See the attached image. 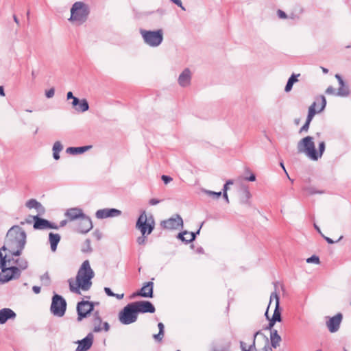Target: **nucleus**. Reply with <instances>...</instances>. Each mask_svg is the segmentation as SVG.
Listing matches in <instances>:
<instances>
[{
  "instance_id": "1a4fd4ad",
  "label": "nucleus",
  "mask_w": 351,
  "mask_h": 351,
  "mask_svg": "<svg viewBox=\"0 0 351 351\" xmlns=\"http://www.w3.org/2000/svg\"><path fill=\"white\" fill-rule=\"evenodd\" d=\"M66 309V300L60 295L55 294L52 298L50 307L51 313L57 317H62Z\"/></svg>"
},
{
  "instance_id": "09e8293b",
  "label": "nucleus",
  "mask_w": 351,
  "mask_h": 351,
  "mask_svg": "<svg viewBox=\"0 0 351 351\" xmlns=\"http://www.w3.org/2000/svg\"><path fill=\"white\" fill-rule=\"evenodd\" d=\"M326 93L328 95H335V89L332 86H328L326 90Z\"/></svg>"
},
{
  "instance_id": "b1692460",
  "label": "nucleus",
  "mask_w": 351,
  "mask_h": 351,
  "mask_svg": "<svg viewBox=\"0 0 351 351\" xmlns=\"http://www.w3.org/2000/svg\"><path fill=\"white\" fill-rule=\"evenodd\" d=\"M16 313L10 308H4L0 310V324H5L9 319H14Z\"/></svg>"
},
{
  "instance_id": "338daca9",
  "label": "nucleus",
  "mask_w": 351,
  "mask_h": 351,
  "mask_svg": "<svg viewBox=\"0 0 351 351\" xmlns=\"http://www.w3.org/2000/svg\"><path fill=\"white\" fill-rule=\"evenodd\" d=\"M0 95L3 97L5 96L4 88L1 86H0Z\"/></svg>"
},
{
  "instance_id": "72a5a7b5",
  "label": "nucleus",
  "mask_w": 351,
  "mask_h": 351,
  "mask_svg": "<svg viewBox=\"0 0 351 351\" xmlns=\"http://www.w3.org/2000/svg\"><path fill=\"white\" fill-rule=\"evenodd\" d=\"M243 197H242L241 202L243 204L249 203V200L252 197V195L247 188H244L243 191Z\"/></svg>"
},
{
  "instance_id": "9b49d317",
  "label": "nucleus",
  "mask_w": 351,
  "mask_h": 351,
  "mask_svg": "<svg viewBox=\"0 0 351 351\" xmlns=\"http://www.w3.org/2000/svg\"><path fill=\"white\" fill-rule=\"evenodd\" d=\"M91 324L93 326V330L95 332H100L102 331L108 332L110 330L109 324L106 322H102L98 311H95L93 313Z\"/></svg>"
},
{
  "instance_id": "393cba45",
  "label": "nucleus",
  "mask_w": 351,
  "mask_h": 351,
  "mask_svg": "<svg viewBox=\"0 0 351 351\" xmlns=\"http://www.w3.org/2000/svg\"><path fill=\"white\" fill-rule=\"evenodd\" d=\"M92 147L91 145L82 146V147H69L66 149L67 154L72 155L82 154L85 152L89 150Z\"/></svg>"
},
{
  "instance_id": "cd10ccee",
  "label": "nucleus",
  "mask_w": 351,
  "mask_h": 351,
  "mask_svg": "<svg viewBox=\"0 0 351 351\" xmlns=\"http://www.w3.org/2000/svg\"><path fill=\"white\" fill-rule=\"evenodd\" d=\"M270 340H271V346L274 348H276L279 346L280 342L282 339L281 337L278 335V331L276 330H271L270 333Z\"/></svg>"
},
{
  "instance_id": "2f4dec72",
  "label": "nucleus",
  "mask_w": 351,
  "mask_h": 351,
  "mask_svg": "<svg viewBox=\"0 0 351 351\" xmlns=\"http://www.w3.org/2000/svg\"><path fill=\"white\" fill-rule=\"evenodd\" d=\"M158 327L159 328V332L154 335L153 337L156 341H161L164 337V324L161 322L158 323Z\"/></svg>"
},
{
  "instance_id": "0eeeda50",
  "label": "nucleus",
  "mask_w": 351,
  "mask_h": 351,
  "mask_svg": "<svg viewBox=\"0 0 351 351\" xmlns=\"http://www.w3.org/2000/svg\"><path fill=\"white\" fill-rule=\"evenodd\" d=\"M139 32L143 42L151 47H157L162 43L163 30L162 29L153 31L141 29Z\"/></svg>"
},
{
  "instance_id": "8fccbe9b",
  "label": "nucleus",
  "mask_w": 351,
  "mask_h": 351,
  "mask_svg": "<svg viewBox=\"0 0 351 351\" xmlns=\"http://www.w3.org/2000/svg\"><path fill=\"white\" fill-rule=\"evenodd\" d=\"M277 14H278V17L280 19H287V15L286 14V13L281 10H278L277 11Z\"/></svg>"
},
{
  "instance_id": "412c9836",
  "label": "nucleus",
  "mask_w": 351,
  "mask_h": 351,
  "mask_svg": "<svg viewBox=\"0 0 351 351\" xmlns=\"http://www.w3.org/2000/svg\"><path fill=\"white\" fill-rule=\"evenodd\" d=\"M191 72L189 69L186 68L180 74L178 82L180 86L186 87L191 84Z\"/></svg>"
},
{
  "instance_id": "bf43d9fd",
  "label": "nucleus",
  "mask_w": 351,
  "mask_h": 351,
  "mask_svg": "<svg viewBox=\"0 0 351 351\" xmlns=\"http://www.w3.org/2000/svg\"><path fill=\"white\" fill-rule=\"evenodd\" d=\"M32 290L36 294H38L40 292V287L38 286H34L32 287Z\"/></svg>"
},
{
  "instance_id": "680f3d73",
  "label": "nucleus",
  "mask_w": 351,
  "mask_h": 351,
  "mask_svg": "<svg viewBox=\"0 0 351 351\" xmlns=\"http://www.w3.org/2000/svg\"><path fill=\"white\" fill-rule=\"evenodd\" d=\"M223 195V197L224 198L225 201L226 202L227 204H229V198H228V193L226 192H221Z\"/></svg>"
},
{
  "instance_id": "ea45409f",
  "label": "nucleus",
  "mask_w": 351,
  "mask_h": 351,
  "mask_svg": "<svg viewBox=\"0 0 351 351\" xmlns=\"http://www.w3.org/2000/svg\"><path fill=\"white\" fill-rule=\"evenodd\" d=\"M306 263H315V264H319V258L316 255H313L312 256L306 259Z\"/></svg>"
},
{
  "instance_id": "4468645a",
  "label": "nucleus",
  "mask_w": 351,
  "mask_h": 351,
  "mask_svg": "<svg viewBox=\"0 0 351 351\" xmlns=\"http://www.w3.org/2000/svg\"><path fill=\"white\" fill-rule=\"evenodd\" d=\"M34 223V228L36 230L58 229V226L47 219L40 218L38 216L32 217Z\"/></svg>"
},
{
  "instance_id": "e2e57ef3",
  "label": "nucleus",
  "mask_w": 351,
  "mask_h": 351,
  "mask_svg": "<svg viewBox=\"0 0 351 351\" xmlns=\"http://www.w3.org/2000/svg\"><path fill=\"white\" fill-rule=\"evenodd\" d=\"M74 97H75L73 96L72 92L69 91V92L67 93V94H66V99H73Z\"/></svg>"
},
{
  "instance_id": "e433bc0d",
  "label": "nucleus",
  "mask_w": 351,
  "mask_h": 351,
  "mask_svg": "<svg viewBox=\"0 0 351 351\" xmlns=\"http://www.w3.org/2000/svg\"><path fill=\"white\" fill-rule=\"evenodd\" d=\"M38 203L39 202L36 199H30L26 202L25 206L29 209L36 208V207L38 205Z\"/></svg>"
},
{
  "instance_id": "7c9ffc66",
  "label": "nucleus",
  "mask_w": 351,
  "mask_h": 351,
  "mask_svg": "<svg viewBox=\"0 0 351 351\" xmlns=\"http://www.w3.org/2000/svg\"><path fill=\"white\" fill-rule=\"evenodd\" d=\"M300 75H295V74H293L291 75V76L289 78L288 80V82L286 84V86L285 88V91L288 93L289 92L291 89H292V87H293V85L295 82H298V76H299Z\"/></svg>"
},
{
  "instance_id": "ddd939ff",
  "label": "nucleus",
  "mask_w": 351,
  "mask_h": 351,
  "mask_svg": "<svg viewBox=\"0 0 351 351\" xmlns=\"http://www.w3.org/2000/svg\"><path fill=\"white\" fill-rule=\"evenodd\" d=\"M274 300H275V310H274V312L271 319H273L274 322H280L282 321L281 312L280 310V302H279L280 299H279V296H278V293L276 291L272 293L270 295V302H269V306L271 305V301ZM268 307H269V306H268ZM268 308H267V310L265 313V315L267 319H269V317L267 315Z\"/></svg>"
},
{
  "instance_id": "6e6d98bb",
  "label": "nucleus",
  "mask_w": 351,
  "mask_h": 351,
  "mask_svg": "<svg viewBox=\"0 0 351 351\" xmlns=\"http://www.w3.org/2000/svg\"><path fill=\"white\" fill-rule=\"evenodd\" d=\"M160 202V200L158 199H151L149 202V204L152 205V206H154V205H156L157 204H158Z\"/></svg>"
},
{
  "instance_id": "4c0bfd02",
  "label": "nucleus",
  "mask_w": 351,
  "mask_h": 351,
  "mask_svg": "<svg viewBox=\"0 0 351 351\" xmlns=\"http://www.w3.org/2000/svg\"><path fill=\"white\" fill-rule=\"evenodd\" d=\"M304 190L306 191L309 195H314V194H317V193L322 194L324 193V191L316 190L314 187H311V186L306 187V188H304Z\"/></svg>"
},
{
  "instance_id": "37998d69",
  "label": "nucleus",
  "mask_w": 351,
  "mask_h": 351,
  "mask_svg": "<svg viewBox=\"0 0 351 351\" xmlns=\"http://www.w3.org/2000/svg\"><path fill=\"white\" fill-rule=\"evenodd\" d=\"M54 94H55V90L53 88H51L45 92V96L47 98H52L54 96Z\"/></svg>"
},
{
  "instance_id": "f8f14e48",
  "label": "nucleus",
  "mask_w": 351,
  "mask_h": 351,
  "mask_svg": "<svg viewBox=\"0 0 351 351\" xmlns=\"http://www.w3.org/2000/svg\"><path fill=\"white\" fill-rule=\"evenodd\" d=\"M21 276L20 269L15 267H10L7 269V272L0 274V284H4L10 280L17 279Z\"/></svg>"
},
{
  "instance_id": "f704fd0d",
  "label": "nucleus",
  "mask_w": 351,
  "mask_h": 351,
  "mask_svg": "<svg viewBox=\"0 0 351 351\" xmlns=\"http://www.w3.org/2000/svg\"><path fill=\"white\" fill-rule=\"evenodd\" d=\"M202 192L204 193L205 194L212 197L214 199L219 198L222 194L221 192H215V191L207 190V189H202Z\"/></svg>"
},
{
  "instance_id": "49530a36",
  "label": "nucleus",
  "mask_w": 351,
  "mask_h": 351,
  "mask_svg": "<svg viewBox=\"0 0 351 351\" xmlns=\"http://www.w3.org/2000/svg\"><path fill=\"white\" fill-rule=\"evenodd\" d=\"M231 184H233V181L232 180H228L226 184L223 185V192H228V190L229 189V187L228 186L229 185H231Z\"/></svg>"
},
{
  "instance_id": "3c124183",
  "label": "nucleus",
  "mask_w": 351,
  "mask_h": 351,
  "mask_svg": "<svg viewBox=\"0 0 351 351\" xmlns=\"http://www.w3.org/2000/svg\"><path fill=\"white\" fill-rule=\"evenodd\" d=\"M172 2H173L175 4H176L178 6L182 8V10H185V8L182 5V3L181 0H171Z\"/></svg>"
},
{
  "instance_id": "473e14b6",
  "label": "nucleus",
  "mask_w": 351,
  "mask_h": 351,
  "mask_svg": "<svg viewBox=\"0 0 351 351\" xmlns=\"http://www.w3.org/2000/svg\"><path fill=\"white\" fill-rule=\"evenodd\" d=\"M350 94L349 88L348 86L343 84V86H340V87L338 89V91L336 93L337 96L340 97H347Z\"/></svg>"
},
{
  "instance_id": "4d7b16f0",
  "label": "nucleus",
  "mask_w": 351,
  "mask_h": 351,
  "mask_svg": "<svg viewBox=\"0 0 351 351\" xmlns=\"http://www.w3.org/2000/svg\"><path fill=\"white\" fill-rule=\"evenodd\" d=\"M245 180L250 182H254L256 180V176L254 173H251L250 177L245 178Z\"/></svg>"
},
{
  "instance_id": "c03bdc74",
  "label": "nucleus",
  "mask_w": 351,
  "mask_h": 351,
  "mask_svg": "<svg viewBox=\"0 0 351 351\" xmlns=\"http://www.w3.org/2000/svg\"><path fill=\"white\" fill-rule=\"evenodd\" d=\"M35 209L38 211L39 215H43L45 211L44 206L40 202Z\"/></svg>"
},
{
  "instance_id": "f3484780",
  "label": "nucleus",
  "mask_w": 351,
  "mask_h": 351,
  "mask_svg": "<svg viewBox=\"0 0 351 351\" xmlns=\"http://www.w3.org/2000/svg\"><path fill=\"white\" fill-rule=\"evenodd\" d=\"M94 335L89 332L85 338L78 340L76 343L78 344L75 351H87L89 350L93 343Z\"/></svg>"
},
{
  "instance_id": "052dcab7",
  "label": "nucleus",
  "mask_w": 351,
  "mask_h": 351,
  "mask_svg": "<svg viewBox=\"0 0 351 351\" xmlns=\"http://www.w3.org/2000/svg\"><path fill=\"white\" fill-rule=\"evenodd\" d=\"M322 237H324V239L327 241V243H329V244H333V243H335V241H334L332 239H331L330 238L327 237H326V236H324V235H323V234H322Z\"/></svg>"
},
{
  "instance_id": "dca6fc26",
  "label": "nucleus",
  "mask_w": 351,
  "mask_h": 351,
  "mask_svg": "<svg viewBox=\"0 0 351 351\" xmlns=\"http://www.w3.org/2000/svg\"><path fill=\"white\" fill-rule=\"evenodd\" d=\"M132 303L138 313H153L156 311L154 306L149 301H138Z\"/></svg>"
},
{
  "instance_id": "f03ea898",
  "label": "nucleus",
  "mask_w": 351,
  "mask_h": 351,
  "mask_svg": "<svg viewBox=\"0 0 351 351\" xmlns=\"http://www.w3.org/2000/svg\"><path fill=\"white\" fill-rule=\"evenodd\" d=\"M93 277L94 272L90 266L89 261L86 260L83 262L78 270L76 276V284L74 285L72 280H69L71 291L80 294V289L83 291H88L92 285L91 279Z\"/></svg>"
},
{
  "instance_id": "5fc2aeb1",
  "label": "nucleus",
  "mask_w": 351,
  "mask_h": 351,
  "mask_svg": "<svg viewBox=\"0 0 351 351\" xmlns=\"http://www.w3.org/2000/svg\"><path fill=\"white\" fill-rule=\"evenodd\" d=\"M335 77H336V79L338 80L339 84V85H340V86H343V84H345V83H344V82H343V79H342V77H341V75H339V74H336V75H335Z\"/></svg>"
},
{
  "instance_id": "5701e85b",
  "label": "nucleus",
  "mask_w": 351,
  "mask_h": 351,
  "mask_svg": "<svg viewBox=\"0 0 351 351\" xmlns=\"http://www.w3.org/2000/svg\"><path fill=\"white\" fill-rule=\"evenodd\" d=\"M84 215L85 214L83 213V210L79 208H69L65 213V216L70 221L80 219L81 217H84Z\"/></svg>"
},
{
  "instance_id": "bb28decb",
  "label": "nucleus",
  "mask_w": 351,
  "mask_h": 351,
  "mask_svg": "<svg viewBox=\"0 0 351 351\" xmlns=\"http://www.w3.org/2000/svg\"><path fill=\"white\" fill-rule=\"evenodd\" d=\"M178 238L186 243H190L195 240V234L194 232H189L184 231L178 234Z\"/></svg>"
},
{
  "instance_id": "a18cd8bd",
  "label": "nucleus",
  "mask_w": 351,
  "mask_h": 351,
  "mask_svg": "<svg viewBox=\"0 0 351 351\" xmlns=\"http://www.w3.org/2000/svg\"><path fill=\"white\" fill-rule=\"evenodd\" d=\"M161 179L165 184H167L168 183L171 182L173 180L171 177H170L169 176H166V175H162L161 176Z\"/></svg>"
},
{
  "instance_id": "de8ad7c7",
  "label": "nucleus",
  "mask_w": 351,
  "mask_h": 351,
  "mask_svg": "<svg viewBox=\"0 0 351 351\" xmlns=\"http://www.w3.org/2000/svg\"><path fill=\"white\" fill-rule=\"evenodd\" d=\"M85 244H86V249H83L82 251L86 252H91V247H90V241L89 239H86L85 241Z\"/></svg>"
},
{
  "instance_id": "a211bd4d",
  "label": "nucleus",
  "mask_w": 351,
  "mask_h": 351,
  "mask_svg": "<svg viewBox=\"0 0 351 351\" xmlns=\"http://www.w3.org/2000/svg\"><path fill=\"white\" fill-rule=\"evenodd\" d=\"M121 215V211L116 208H104L98 210L95 216L97 219L118 217Z\"/></svg>"
},
{
  "instance_id": "2eb2a0df",
  "label": "nucleus",
  "mask_w": 351,
  "mask_h": 351,
  "mask_svg": "<svg viewBox=\"0 0 351 351\" xmlns=\"http://www.w3.org/2000/svg\"><path fill=\"white\" fill-rule=\"evenodd\" d=\"M93 228L90 218L86 215L79 219L76 231L79 233L86 234Z\"/></svg>"
},
{
  "instance_id": "20e7f679",
  "label": "nucleus",
  "mask_w": 351,
  "mask_h": 351,
  "mask_svg": "<svg viewBox=\"0 0 351 351\" xmlns=\"http://www.w3.org/2000/svg\"><path fill=\"white\" fill-rule=\"evenodd\" d=\"M136 228L139 230L142 236L138 237L136 241L139 245H144L146 243V235L152 233L154 228V221L152 216L147 217L145 211H143L139 216Z\"/></svg>"
},
{
  "instance_id": "79ce46f5",
  "label": "nucleus",
  "mask_w": 351,
  "mask_h": 351,
  "mask_svg": "<svg viewBox=\"0 0 351 351\" xmlns=\"http://www.w3.org/2000/svg\"><path fill=\"white\" fill-rule=\"evenodd\" d=\"M261 334V331H257L256 332L254 333V338H253V343L252 345L250 346L249 347V350H255L256 349V346H255V340H256V337L258 335Z\"/></svg>"
},
{
  "instance_id": "0e129e2a",
  "label": "nucleus",
  "mask_w": 351,
  "mask_h": 351,
  "mask_svg": "<svg viewBox=\"0 0 351 351\" xmlns=\"http://www.w3.org/2000/svg\"><path fill=\"white\" fill-rule=\"evenodd\" d=\"M59 154H60V152H53V156L55 160H58L60 158Z\"/></svg>"
},
{
  "instance_id": "864d4df0",
  "label": "nucleus",
  "mask_w": 351,
  "mask_h": 351,
  "mask_svg": "<svg viewBox=\"0 0 351 351\" xmlns=\"http://www.w3.org/2000/svg\"><path fill=\"white\" fill-rule=\"evenodd\" d=\"M104 291L105 293L108 295V296H114V293L112 291V290L108 288V287H105L104 288Z\"/></svg>"
},
{
  "instance_id": "7ed1b4c3",
  "label": "nucleus",
  "mask_w": 351,
  "mask_h": 351,
  "mask_svg": "<svg viewBox=\"0 0 351 351\" xmlns=\"http://www.w3.org/2000/svg\"><path fill=\"white\" fill-rule=\"evenodd\" d=\"M325 143L322 141L319 144V150L316 151L313 137L308 136L301 139L297 145L299 153H304L312 160L320 158L325 150Z\"/></svg>"
},
{
  "instance_id": "a19ab883",
  "label": "nucleus",
  "mask_w": 351,
  "mask_h": 351,
  "mask_svg": "<svg viewBox=\"0 0 351 351\" xmlns=\"http://www.w3.org/2000/svg\"><path fill=\"white\" fill-rule=\"evenodd\" d=\"M6 258L0 260V269H1L2 273L7 272V269L8 267H6Z\"/></svg>"
},
{
  "instance_id": "6ab92c4d",
  "label": "nucleus",
  "mask_w": 351,
  "mask_h": 351,
  "mask_svg": "<svg viewBox=\"0 0 351 351\" xmlns=\"http://www.w3.org/2000/svg\"><path fill=\"white\" fill-rule=\"evenodd\" d=\"M162 225L165 228L167 229H177L179 226H183V221L179 215L171 217L167 220L163 221Z\"/></svg>"
},
{
  "instance_id": "c9c22d12",
  "label": "nucleus",
  "mask_w": 351,
  "mask_h": 351,
  "mask_svg": "<svg viewBox=\"0 0 351 351\" xmlns=\"http://www.w3.org/2000/svg\"><path fill=\"white\" fill-rule=\"evenodd\" d=\"M40 280L43 285L48 286L50 285L51 280L48 272L45 273L40 276Z\"/></svg>"
},
{
  "instance_id": "c756f323",
  "label": "nucleus",
  "mask_w": 351,
  "mask_h": 351,
  "mask_svg": "<svg viewBox=\"0 0 351 351\" xmlns=\"http://www.w3.org/2000/svg\"><path fill=\"white\" fill-rule=\"evenodd\" d=\"M89 108V105L86 99H80V104L75 108V110L80 112H84Z\"/></svg>"
},
{
  "instance_id": "39448f33",
  "label": "nucleus",
  "mask_w": 351,
  "mask_h": 351,
  "mask_svg": "<svg viewBox=\"0 0 351 351\" xmlns=\"http://www.w3.org/2000/svg\"><path fill=\"white\" fill-rule=\"evenodd\" d=\"M88 14V5L82 1H77L71 8V16L69 21L77 25H80L86 22Z\"/></svg>"
},
{
  "instance_id": "4be33fe9",
  "label": "nucleus",
  "mask_w": 351,
  "mask_h": 351,
  "mask_svg": "<svg viewBox=\"0 0 351 351\" xmlns=\"http://www.w3.org/2000/svg\"><path fill=\"white\" fill-rule=\"evenodd\" d=\"M153 287L154 284L152 282H147L136 293H134V295H140L144 298H152Z\"/></svg>"
},
{
  "instance_id": "69168bd1",
  "label": "nucleus",
  "mask_w": 351,
  "mask_h": 351,
  "mask_svg": "<svg viewBox=\"0 0 351 351\" xmlns=\"http://www.w3.org/2000/svg\"><path fill=\"white\" fill-rule=\"evenodd\" d=\"M123 296H124L123 293H121V294H116V293H114V295L113 297H115L117 299L121 300V299H122L123 298Z\"/></svg>"
},
{
  "instance_id": "774afa93",
  "label": "nucleus",
  "mask_w": 351,
  "mask_h": 351,
  "mask_svg": "<svg viewBox=\"0 0 351 351\" xmlns=\"http://www.w3.org/2000/svg\"><path fill=\"white\" fill-rule=\"evenodd\" d=\"M240 346L242 350L243 349H247L245 347V343L243 341L240 342Z\"/></svg>"
},
{
  "instance_id": "f257e3e1",
  "label": "nucleus",
  "mask_w": 351,
  "mask_h": 351,
  "mask_svg": "<svg viewBox=\"0 0 351 351\" xmlns=\"http://www.w3.org/2000/svg\"><path fill=\"white\" fill-rule=\"evenodd\" d=\"M26 243V233L19 226H13L7 232L5 245L1 247L8 250L13 256L21 255Z\"/></svg>"
},
{
  "instance_id": "6e6552de",
  "label": "nucleus",
  "mask_w": 351,
  "mask_h": 351,
  "mask_svg": "<svg viewBox=\"0 0 351 351\" xmlns=\"http://www.w3.org/2000/svg\"><path fill=\"white\" fill-rule=\"evenodd\" d=\"M137 317L138 313L132 302L126 305L119 314L120 322L125 325L135 322Z\"/></svg>"
},
{
  "instance_id": "58836bf2",
  "label": "nucleus",
  "mask_w": 351,
  "mask_h": 351,
  "mask_svg": "<svg viewBox=\"0 0 351 351\" xmlns=\"http://www.w3.org/2000/svg\"><path fill=\"white\" fill-rule=\"evenodd\" d=\"M63 149V146L60 141L54 143L53 146V152H60Z\"/></svg>"
},
{
  "instance_id": "423d86ee",
  "label": "nucleus",
  "mask_w": 351,
  "mask_h": 351,
  "mask_svg": "<svg viewBox=\"0 0 351 351\" xmlns=\"http://www.w3.org/2000/svg\"><path fill=\"white\" fill-rule=\"evenodd\" d=\"M326 99L324 95H319L315 97V101L309 106L308 115L304 125L300 128V132H307L309 128L310 123L316 113L322 112L326 107Z\"/></svg>"
},
{
  "instance_id": "9d476101",
  "label": "nucleus",
  "mask_w": 351,
  "mask_h": 351,
  "mask_svg": "<svg viewBox=\"0 0 351 351\" xmlns=\"http://www.w3.org/2000/svg\"><path fill=\"white\" fill-rule=\"evenodd\" d=\"M94 310V304L89 301H81L77 304V312L78 322H81L86 318Z\"/></svg>"
},
{
  "instance_id": "c85d7f7f",
  "label": "nucleus",
  "mask_w": 351,
  "mask_h": 351,
  "mask_svg": "<svg viewBox=\"0 0 351 351\" xmlns=\"http://www.w3.org/2000/svg\"><path fill=\"white\" fill-rule=\"evenodd\" d=\"M12 261L15 263L20 271L26 269L28 267V262L24 258H12Z\"/></svg>"
},
{
  "instance_id": "603ef678",
  "label": "nucleus",
  "mask_w": 351,
  "mask_h": 351,
  "mask_svg": "<svg viewBox=\"0 0 351 351\" xmlns=\"http://www.w3.org/2000/svg\"><path fill=\"white\" fill-rule=\"evenodd\" d=\"M80 99H79L77 97H75L73 99L71 104L75 108L77 106L78 104H80Z\"/></svg>"
},
{
  "instance_id": "aec40b11",
  "label": "nucleus",
  "mask_w": 351,
  "mask_h": 351,
  "mask_svg": "<svg viewBox=\"0 0 351 351\" xmlns=\"http://www.w3.org/2000/svg\"><path fill=\"white\" fill-rule=\"evenodd\" d=\"M342 318V314L337 313L336 315L329 319L326 322V326L330 332H335L339 330Z\"/></svg>"
},
{
  "instance_id": "13d9d810",
  "label": "nucleus",
  "mask_w": 351,
  "mask_h": 351,
  "mask_svg": "<svg viewBox=\"0 0 351 351\" xmlns=\"http://www.w3.org/2000/svg\"><path fill=\"white\" fill-rule=\"evenodd\" d=\"M276 322H274V321H273V319H269V324H268V326H267V328H268V329H269V330H271V328H272V327L274 326V324H275V323H276Z\"/></svg>"
},
{
  "instance_id": "a878e982",
  "label": "nucleus",
  "mask_w": 351,
  "mask_h": 351,
  "mask_svg": "<svg viewBox=\"0 0 351 351\" xmlns=\"http://www.w3.org/2000/svg\"><path fill=\"white\" fill-rule=\"evenodd\" d=\"M49 240L50 242L51 251L56 252L57 249V245L60 241V234L50 232L49 234Z\"/></svg>"
}]
</instances>
